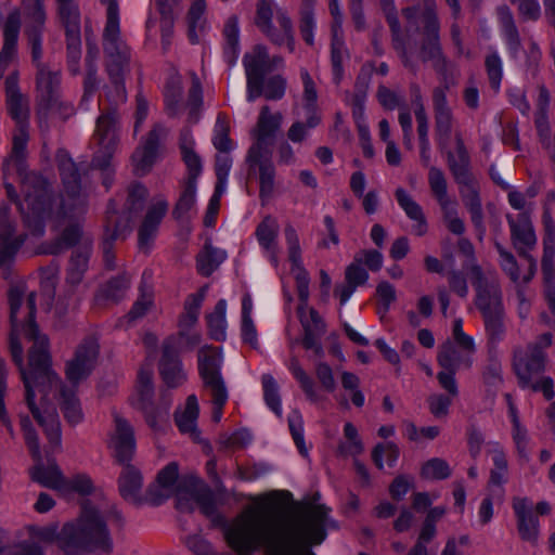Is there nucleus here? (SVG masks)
I'll list each match as a JSON object with an SVG mask.
<instances>
[{
  "mask_svg": "<svg viewBox=\"0 0 555 555\" xmlns=\"http://www.w3.org/2000/svg\"><path fill=\"white\" fill-rule=\"evenodd\" d=\"M66 59L69 74L73 76L80 75L81 33L66 35Z\"/></svg>",
  "mask_w": 555,
  "mask_h": 555,
  "instance_id": "nucleus-53",
  "label": "nucleus"
},
{
  "mask_svg": "<svg viewBox=\"0 0 555 555\" xmlns=\"http://www.w3.org/2000/svg\"><path fill=\"white\" fill-rule=\"evenodd\" d=\"M225 311L227 301L224 299H219L215 306L214 311L206 317L209 335L217 341H222L225 339Z\"/></svg>",
  "mask_w": 555,
  "mask_h": 555,
  "instance_id": "nucleus-48",
  "label": "nucleus"
},
{
  "mask_svg": "<svg viewBox=\"0 0 555 555\" xmlns=\"http://www.w3.org/2000/svg\"><path fill=\"white\" fill-rule=\"evenodd\" d=\"M437 361L442 369L437 374L439 385L452 397H457L459 388L455 374L461 367L469 369L472 366L473 356L453 343L446 341L439 349Z\"/></svg>",
  "mask_w": 555,
  "mask_h": 555,
  "instance_id": "nucleus-15",
  "label": "nucleus"
},
{
  "mask_svg": "<svg viewBox=\"0 0 555 555\" xmlns=\"http://www.w3.org/2000/svg\"><path fill=\"white\" fill-rule=\"evenodd\" d=\"M26 27L43 28L46 22L44 7L41 0H23Z\"/></svg>",
  "mask_w": 555,
  "mask_h": 555,
  "instance_id": "nucleus-60",
  "label": "nucleus"
},
{
  "mask_svg": "<svg viewBox=\"0 0 555 555\" xmlns=\"http://www.w3.org/2000/svg\"><path fill=\"white\" fill-rule=\"evenodd\" d=\"M179 476V466L176 462L167 464L156 477V483L151 485L145 494V501L153 506L164 503L173 492Z\"/></svg>",
  "mask_w": 555,
  "mask_h": 555,
  "instance_id": "nucleus-30",
  "label": "nucleus"
},
{
  "mask_svg": "<svg viewBox=\"0 0 555 555\" xmlns=\"http://www.w3.org/2000/svg\"><path fill=\"white\" fill-rule=\"evenodd\" d=\"M247 82V101L261 96V81L270 73V56L264 46L257 44L243 57Z\"/></svg>",
  "mask_w": 555,
  "mask_h": 555,
  "instance_id": "nucleus-21",
  "label": "nucleus"
},
{
  "mask_svg": "<svg viewBox=\"0 0 555 555\" xmlns=\"http://www.w3.org/2000/svg\"><path fill=\"white\" fill-rule=\"evenodd\" d=\"M399 206L404 210L405 215L415 223L412 227L413 233L417 236L426 234L428 225L422 207L412 198V196L402 188H398L395 192Z\"/></svg>",
  "mask_w": 555,
  "mask_h": 555,
  "instance_id": "nucleus-36",
  "label": "nucleus"
},
{
  "mask_svg": "<svg viewBox=\"0 0 555 555\" xmlns=\"http://www.w3.org/2000/svg\"><path fill=\"white\" fill-rule=\"evenodd\" d=\"M100 352V345L94 336H88L77 346L74 357L66 363V378L77 385L94 370Z\"/></svg>",
  "mask_w": 555,
  "mask_h": 555,
  "instance_id": "nucleus-19",
  "label": "nucleus"
},
{
  "mask_svg": "<svg viewBox=\"0 0 555 555\" xmlns=\"http://www.w3.org/2000/svg\"><path fill=\"white\" fill-rule=\"evenodd\" d=\"M56 4L65 34H80V11L76 0H56Z\"/></svg>",
  "mask_w": 555,
  "mask_h": 555,
  "instance_id": "nucleus-43",
  "label": "nucleus"
},
{
  "mask_svg": "<svg viewBox=\"0 0 555 555\" xmlns=\"http://www.w3.org/2000/svg\"><path fill=\"white\" fill-rule=\"evenodd\" d=\"M149 196L147 189L140 182H132L127 189V197L124 204L122 211L117 209L115 204L117 216L125 219H130V225L135 217H138L145 207V203ZM114 203L115 199H112ZM132 230V228L130 227Z\"/></svg>",
  "mask_w": 555,
  "mask_h": 555,
  "instance_id": "nucleus-35",
  "label": "nucleus"
},
{
  "mask_svg": "<svg viewBox=\"0 0 555 555\" xmlns=\"http://www.w3.org/2000/svg\"><path fill=\"white\" fill-rule=\"evenodd\" d=\"M29 141V126L15 127L12 135V150L3 163V173L15 172L24 183L26 176L35 172L26 171L27 144Z\"/></svg>",
  "mask_w": 555,
  "mask_h": 555,
  "instance_id": "nucleus-25",
  "label": "nucleus"
},
{
  "mask_svg": "<svg viewBox=\"0 0 555 555\" xmlns=\"http://www.w3.org/2000/svg\"><path fill=\"white\" fill-rule=\"evenodd\" d=\"M307 308L298 305L297 311L301 326L304 328L302 339H317L321 338L326 331V325L319 312L314 308H309V315H306Z\"/></svg>",
  "mask_w": 555,
  "mask_h": 555,
  "instance_id": "nucleus-42",
  "label": "nucleus"
},
{
  "mask_svg": "<svg viewBox=\"0 0 555 555\" xmlns=\"http://www.w3.org/2000/svg\"><path fill=\"white\" fill-rule=\"evenodd\" d=\"M168 210L166 199H158L151 205L138 231L139 249L147 253L157 234L158 227Z\"/></svg>",
  "mask_w": 555,
  "mask_h": 555,
  "instance_id": "nucleus-29",
  "label": "nucleus"
},
{
  "mask_svg": "<svg viewBox=\"0 0 555 555\" xmlns=\"http://www.w3.org/2000/svg\"><path fill=\"white\" fill-rule=\"evenodd\" d=\"M5 105L9 116L15 121V127L29 126V102L21 92L18 70H12L4 79Z\"/></svg>",
  "mask_w": 555,
  "mask_h": 555,
  "instance_id": "nucleus-23",
  "label": "nucleus"
},
{
  "mask_svg": "<svg viewBox=\"0 0 555 555\" xmlns=\"http://www.w3.org/2000/svg\"><path fill=\"white\" fill-rule=\"evenodd\" d=\"M455 143L456 155L451 151L447 153L448 166L455 182L461 185L460 194L469 212L482 208L481 199L476 181L469 170L470 159L461 134L455 135Z\"/></svg>",
  "mask_w": 555,
  "mask_h": 555,
  "instance_id": "nucleus-12",
  "label": "nucleus"
},
{
  "mask_svg": "<svg viewBox=\"0 0 555 555\" xmlns=\"http://www.w3.org/2000/svg\"><path fill=\"white\" fill-rule=\"evenodd\" d=\"M195 203L196 184L184 182L180 196L172 209V217L179 222L190 220Z\"/></svg>",
  "mask_w": 555,
  "mask_h": 555,
  "instance_id": "nucleus-44",
  "label": "nucleus"
},
{
  "mask_svg": "<svg viewBox=\"0 0 555 555\" xmlns=\"http://www.w3.org/2000/svg\"><path fill=\"white\" fill-rule=\"evenodd\" d=\"M130 286V278L127 274L117 275L104 284L96 295V298L117 302L121 300Z\"/></svg>",
  "mask_w": 555,
  "mask_h": 555,
  "instance_id": "nucleus-47",
  "label": "nucleus"
},
{
  "mask_svg": "<svg viewBox=\"0 0 555 555\" xmlns=\"http://www.w3.org/2000/svg\"><path fill=\"white\" fill-rule=\"evenodd\" d=\"M485 67L489 79L490 87L494 92H499L503 78V66L499 54L493 51L485 59Z\"/></svg>",
  "mask_w": 555,
  "mask_h": 555,
  "instance_id": "nucleus-63",
  "label": "nucleus"
},
{
  "mask_svg": "<svg viewBox=\"0 0 555 555\" xmlns=\"http://www.w3.org/2000/svg\"><path fill=\"white\" fill-rule=\"evenodd\" d=\"M103 50L107 57L106 73L109 83L104 87L105 96L115 108L127 100L125 73L128 69L130 53L120 36L103 38Z\"/></svg>",
  "mask_w": 555,
  "mask_h": 555,
  "instance_id": "nucleus-9",
  "label": "nucleus"
},
{
  "mask_svg": "<svg viewBox=\"0 0 555 555\" xmlns=\"http://www.w3.org/2000/svg\"><path fill=\"white\" fill-rule=\"evenodd\" d=\"M20 425L33 459L37 464L31 469V478L43 487L62 491L65 476L56 464L44 466L41 457L39 438L28 415H20Z\"/></svg>",
  "mask_w": 555,
  "mask_h": 555,
  "instance_id": "nucleus-13",
  "label": "nucleus"
},
{
  "mask_svg": "<svg viewBox=\"0 0 555 555\" xmlns=\"http://www.w3.org/2000/svg\"><path fill=\"white\" fill-rule=\"evenodd\" d=\"M206 10V3L205 0H196L191 5L189 13H188V37L191 43L195 44L198 43V34L197 29H203L204 22H203V15Z\"/></svg>",
  "mask_w": 555,
  "mask_h": 555,
  "instance_id": "nucleus-57",
  "label": "nucleus"
},
{
  "mask_svg": "<svg viewBox=\"0 0 555 555\" xmlns=\"http://www.w3.org/2000/svg\"><path fill=\"white\" fill-rule=\"evenodd\" d=\"M498 13L502 34L505 39L508 52L513 59H517L522 44L513 13L506 5L500 7Z\"/></svg>",
  "mask_w": 555,
  "mask_h": 555,
  "instance_id": "nucleus-38",
  "label": "nucleus"
},
{
  "mask_svg": "<svg viewBox=\"0 0 555 555\" xmlns=\"http://www.w3.org/2000/svg\"><path fill=\"white\" fill-rule=\"evenodd\" d=\"M546 354L540 351L538 347L517 348L514 351L513 367L521 388H531L533 391H542L546 400H552L555 396L553 390V379L543 376L535 378L544 372Z\"/></svg>",
  "mask_w": 555,
  "mask_h": 555,
  "instance_id": "nucleus-8",
  "label": "nucleus"
},
{
  "mask_svg": "<svg viewBox=\"0 0 555 555\" xmlns=\"http://www.w3.org/2000/svg\"><path fill=\"white\" fill-rule=\"evenodd\" d=\"M95 490L93 480L87 474L79 473L73 475L69 478L65 477L64 487L62 488V493H77L81 496H88L92 494Z\"/></svg>",
  "mask_w": 555,
  "mask_h": 555,
  "instance_id": "nucleus-54",
  "label": "nucleus"
},
{
  "mask_svg": "<svg viewBox=\"0 0 555 555\" xmlns=\"http://www.w3.org/2000/svg\"><path fill=\"white\" fill-rule=\"evenodd\" d=\"M222 354L218 347L204 346L198 350V373L205 389L210 392L212 421L220 422L229 395L221 374Z\"/></svg>",
  "mask_w": 555,
  "mask_h": 555,
  "instance_id": "nucleus-10",
  "label": "nucleus"
},
{
  "mask_svg": "<svg viewBox=\"0 0 555 555\" xmlns=\"http://www.w3.org/2000/svg\"><path fill=\"white\" fill-rule=\"evenodd\" d=\"M199 408L195 395H190L186 398L185 408L183 412H177L175 415L176 424L182 434H189L192 438L197 439L199 431L196 426Z\"/></svg>",
  "mask_w": 555,
  "mask_h": 555,
  "instance_id": "nucleus-40",
  "label": "nucleus"
},
{
  "mask_svg": "<svg viewBox=\"0 0 555 555\" xmlns=\"http://www.w3.org/2000/svg\"><path fill=\"white\" fill-rule=\"evenodd\" d=\"M100 2L106 5V23L103 38L120 36L119 5L117 0H100Z\"/></svg>",
  "mask_w": 555,
  "mask_h": 555,
  "instance_id": "nucleus-62",
  "label": "nucleus"
},
{
  "mask_svg": "<svg viewBox=\"0 0 555 555\" xmlns=\"http://www.w3.org/2000/svg\"><path fill=\"white\" fill-rule=\"evenodd\" d=\"M130 232V219L118 217L115 203L109 201L105 210L104 234L101 243L103 261L107 270L116 268L114 242L125 240Z\"/></svg>",
  "mask_w": 555,
  "mask_h": 555,
  "instance_id": "nucleus-18",
  "label": "nucleus"
},
{
  "mask_svg": "<svg viewBox=\"0 0 555 555\" xmlns=\"http://www.w3.org/2000/svg\"><path fill=\"white\" fill-rule=\"evenodd\" d=\"M428 183L433 195L440 206L446 228L452 234L462 236L465 233L466 227L464 220L459 216L456 202L448 195L447 180L442 170L437 167H430Z\"/></svg>",
  "mask_w": 555,
  "mask_h": 555,
  "instance_id": "nucleus-16",
  "label": "nucleus"
},
{
  "mask_svg": "<svg viewBox=\"0 0 555 555\" xmlns=\"http://www.w3.org/2000/svg\"><path fill=\"white\" fill-rule=\"evenodd\" d=\"M159 373L169 388H177L186 380L178 350L172 338L165 339L159 361Z\"/></svg>",
  "mask_w": 555,
  "mask_h": 555,
  "instance_id": "nucleus-27",
  "label": "nucleus"
},
{
  "mask_svg": "<svg viewBox=\"0 0 555 555\" xmlns=\"http://www.w3.org/2000/svg\"><path fill=\"white\" fill-rule=\"evenodd\" d=\"M227 258L225 251L214 247L206 242L204 248L196 256V268L201 275H211Z\"/></svg>",
  "mask_w": 555,
  "mask_h": 555,
  "instance_id": "nucleus-41",
  "label": "nucleus"
},
{
  "mask_svg": "<svg viewBox=\"0 0 555 555\" xmlns=\"http://www.w3.org/2000/svg\"><path fill=\"white\" fill-rule=\"evenodd\" d=\"M511 240L519 256H527L537 244V236L527 214H519L517 219L507 216Z\"/></svg>",
  "mask_w": 555,
  "mask_h": 555,
  "instance_id": "nucleus-31",
  "label": "nucleus"
},
{
  "mask_svg": "<svg viewBox=\"0 0 555 555\" xmlns=\"http://www.w3.org/2000/svg\"><path fill=\"white\" fill-rule=\"evenodd\" d=\"M143 478L138 468L131 464L124 465L118 478L120 495L129 502L139 503Z\"/></svg>",
  "mask_w": 555,
  "mask_h": 555,
  "instance_id": "nucleus-37",
  "label": "nucleus"
},
{
  "mask_svg": "<svg viewBox=\"0 0 555 555\" xmlns=\"http://www.w3.org/2000/svg\"><path fill=\"white\" fill-rule=\"evenodd\" d=\"M205 289L203 287L198 293L191 294L184 304V313L179 320V327L182 330H190L198 320L199 310L205 297Z\"/></svg>",
  "mask_w": 555,
  "mask_h": 555,
  "instance_id": "nucleus-49",
  "label": "nucleus"
},
{
  "mask_svg": "<svg viewBox=\"0 0 555 555\" xmlns=\"http://www.w3.org/2000/svg\"><path fill=\"white\" fill-rule=\"evenodd\" d=\"M183 87L179 76H172L164 91L165 109L169 117H177L181 111Z\"/></svg>",
  "mask_w": 555,
  "mask_h": 555,
  "instance_id": "nucleus-45",
  "label": "nucleus"
},
{
  "mask_svg": "<svg viewBox=\"0 0 555 555\" xmlns=\"http://www.w3.org/2000/svg\"><path fill=\"white\" fill-rule=\"evenodd\" d=\"M21 29V16L17 11L11 12L3 25V44L0 51V78L4 77L17 57V39Z\"/></svg>",
  "mask_w": 555,
  "mask_h": 555,
  "instance_id": "nucleus-28",
  "label": "nucleus"
},
{
  "mask_svg": "<svg viewBox=\"0 0 555 555\" xmlns=\"http://www.w3.org/2000/svg\"><path fill=\"white\" fill-rule=\"evenodd\" d=\"M447 89V87H436L433 90L435 137L440 150L448 146L453 126V113L448 104Z\"/></svg>",
  "mask_w": 555,
  "mask_h": 555,
  "instance_id": "nucleus-22",
  "label": "nucleus"
},
{
  "mask_svg": "<svg viewBox=\"0 0 555 555\" xmlns=\"http://www.w3.org/2000/svg\"><path fill=\"white\" fill-rule=\"evenodd\" d=\"M118 114L116 108H109L101 114L96 120L94 140L99 146L91 165L101 170H106L118 145Z\"/></svg>",
  "mask_w": 555,
  "mask_h": 555,
  "instance_id": "nucleus-14",
  "label": "nucleus"
},
{
  "mask_svg": "<svg viewBox=\"0 0 555 555\" xmlns=\"http://www.w3.org/2000/svg\"><path fill=\"white\" fill-rule=\"evenodd\" d=\"M194 500L199 506L201 513L215 525H220L224 521L223 517L218 513L216 495L210 489L197 491L194 494Z\"/></svg>",
  "mask_w": 555,
  "mask_h": 555,
  "instance_id": "nucleus-51",
  "label": "nucleus"
},
{
  "mask_svg": "<svg viewBox=\"0 0 555 555\" xmlns=\"http://www.w3.org/2000/svg\"><path fill=\"white\" fill-rule=\"evenodd\" d=\"M281 121L280 113L271 114L269 106L261 108L256 127V141L248 149L246 162H258L260 157L271 155L270 146Z\"/></svg>",
  "mask_w": 555,
  "mask_h": 555,
  "instance_id": "nucleus-20",
  "label": "nucleus"
},
{
  "mask_svg": "<svg viewBox=\"0 0 555 555\" xmlns=\"http://www.w3.org/2000/svg\"><path fill=\"white\" fill-rule=\"evenodd\" d=\"M279 230L280 227L276 219L268 215L261 220L255 231V235L259 245L269 255L271 262L275 267L278 266Z\"/></svg>",
  "mask_w": 555,
  "mask_h": 555,
  "instance_id": "nucleus-33",
  "label": "nucleus"
},
{
  "mask_svg": "<svg viewBox=\"0 0 555 555\" xmlns=\"http://www.w3.org/2000/svg\"><path fill=\"white\" fill-rule=\"evenodd\" d=\"M286 79L281 75H274L267 80L263 78L261 81V96L263 95L269 101L281 100L285 95Z\"/></svg>",
  "mask_w": 555,
  "mask_h": 555,
  "instance_id": "nucleus-61",
  "label": "nucleus"
},
{
  "mask_svg": "<svg viewBox=\"0 0 555 555\" xmlns=\"http://www.w3.org/2000/svg\"><path fill=\"white\" fill-rule=\"evenodd\" d=\"M263 399L267 405L278 415H282L281 397L279 386L270 374L262 375Z\"/></svg>",
  "mask_w": 555,
  "mask_h": 555,
  "instance_id": "nucleus-58",
  "label": "nucleus"
},
{
  "mask_svg": "<svg viewBox=\"0 0 555 555\" xmlns=\"http://www.w3.org/2000/svg\"><path fill=\"white\" fill-rule=\"evenodd\" d=\"M90 250L88 248H78L73 251L67 271V280L73 283H79L82 274L88 268Z\"/></svg>",
  "mask_w": 555,
  "mask_h": 555,
  "instance_id": "nucleus-55",
  "label": "nucleus"
},
{
  "mask_svg": "<svg viewBox=\"0 0 555 555\" xmlns=\"http://www.w3.org/2000/svg\"><path fill=\"white\" fill-rule=\"evenodd\" d=\"M186 105L189 107V120L197 122L198 112L203 105V90L199 78L195 73H192V86L189 90Z\"/></svg>",
  "mask_w": 555,
  "mask_h": 555,
  "instance_id": "nucleus-59",
  "label": "nucleus"
},
{
  "mask_svg": "<svg viewBox=\"0 0 555 555\" xmlns=\"http://www.w3.org/2000/svg\"><path fill=\"white\" fill-rule=\"evenodd\" d=\"M304 120H296L287 130V138L294 143H301L308 137V131L322 122V114L318 104L302 103Z\"/></svg>",
  "mask_w": 555,
  "mask_h": 555,
  "instance_id": "nucleus-34",
  "label": "nucleus"
},
{
  "mask_svg": "<svg viewBox=\"0 0 555 555\" xmlns=\"http://www.w3.org/2000/svg\"><path fill=\"white\" fill-rule=\"evenodd\" d=\"M238 20L236 16H231L227 21L223 29L225 37V46L223 48V56L225 62L232 66L235 64L240 48H238Z\"/></svg>",
  "mask_w": 555,
  "mask_h": 555,
  "instance_id": "nucleus-46",
  "label": "nucleus"
},
{
  "mask_svg": "<svg viewBox=\"0 0 555 555\" xmlns=\"http://www.w3.org/2000/svg\"><path fill=\"white\" fill-rule=\"evenodd\" d=\"M273 491L257 507L248 508L224 526V539L236 555H253L263 547L267 555H314L328 528L337 524L324 504L286 506Z\"/></svg>",
  "mask_w": 555,
  "mask_h": 555,
  "instance_id": "nucleus-1",
  "label": "nucleus"
},
{
  "mask_svg": "<svg viewBox=\"0 0 555 555\" xmlns=\"http://www.w3.org/2000/svg\"><path fill=\"white\" fill-rule=\"evenodd\" d=\"M138 392L140 396V405L144 412L145 421L153 429L157 427L158 420L165 417L168 412L169 402L163 410L154 409L151 402L153 397V383L151 371L141 370L138 375Z\"/></svg>",
  "mask_w": 555,
  "mask_h": 555,
  "instance_id": "nucleus-32",
  "label": "nucleus"
},
{
  "mask_svg": "<svg viewBox=\"0 0 555 555\" xmlns=\"http://www.w3.org/2000/svg\"><path fill=\"white\" fill-rule=\"evenodd\" d=\"M107 520L118 525L124 524L121 513L112 505L102 513L90 500L82 501L79 515L63 525L65 546H69V554L78 555L80 552H95L111 554L114 541L107 527Z\"/></svg>",
  "mask_w": 555,
  "mask_h": 555,
  "instance_id": "nucleus-6",
  "label": "nucleus"
},
{
  "mask_svg": "<svg viewBox=\"0 0 555 555\" xmlns=\"http://www.w3.org/2000/svg\"><path fill=\"white\" fill-rule=\"evenodd\" d=\"M314 4L315 0H302L300 7V21L299 30L302 39L308 46L314 44L313 30L315 28L314 20Z\"/></svg>",
  "mask_w": 555,
  "mask_h": 555,
  "instance_id": "nucleus-50",
  "label": "nucleus"
},
{
  "mask_svg": "<svg viewBox=\"0 0 555 555\" xmlns=\"http://www.w3.org/2000/svg\"><path fill=\"white\" fill-rule=\"evenodd\" d=\"M61 70L50 64L36 67V102L39 118H47L50 112H61L65 116L73 113L69 103L61 101Z\"/></svg>",
  "mask_w": 555,
  "mask_h": 555,
  "instance_id": "nucleus-11",
  "label": "nucleus"
},
{
  "mask_svg": "<svg viewBox=\"0 0 555 555\" xmlns=\"http://www.w3.org/2000/svg\"><path fill=\"white\" fill-rule=\"evenodd\" d=\"M469 278L476 292L475 306L481 312L487 335L491 341H499L505 333L503 294L499 274L494 269L483 270L481 266L469 268Z\"/></svg>",
  "mask_w": 555,
  "mask_h": 555,
  "instance_id": "nucleus-7",
  "label": "nucleus"
},
{
  "mask_svg": "<svg viewBox=\"0 0 555 555\" xmlns=\"http://www.w3.org/2000/svg\"><path fill=\"white\" fill-rule=\"evenodd\" d=\"M56 162L63 192L53 197L48 181L41 175H28L23 183L25 201L21 204L23 220L33 234L42 235L44 221H50L51 230L55 233L47 249L50 255H59L79 243L88 208L78 166L63 150L57 152Z\"/></svg>",
  "mask_w": 555,
  "mask_h": 555,
  "instance_id": "nucleus-2",
  "label": "nucleus"
},
{
  "mask_svg": "<svg viewBox=\"0 0 555 555\" xmlns=\"http://www.w3.org/2000/svg\"><path fill=\"white\" fill-rule=\"evenodd\" d=\"M115 433L112 436L114 457L120 465L130 464L135 452V439L132 426L118 414L114 415Z\"/></svg>",
  "mask_w": 555,
  "mask_h": 555,
  "instance_id": "nucleus-26",
  "label": "nucleus"
},
{
  "mask_svg": "<svg viewBox=\"0 0 555 555\" xmlns=\"http://www.w3.org/2000/svg\"><path fill=\"white\" fill-rule=\"evenodd\" d=\"M25 295V286L12 285L8 292L10 305V352L13 362L18 366L23 384L27 387V399L33 404L31 385L43 378L49 385L56 382V373L52 369L49 339L40 334L35 322L36 294L27 296L26 321L21 323L18 311Z\"/></svg>",
  "mask_w": 555,
  "mask_h": 555,
  "instance_id": "nucleus-3",
  "label": "nucleus"
},
{
  "mask_svg": "<svg viewBox=\"0 0 555 555\" xmlns=\"http://www.w3.org/2000/svg\"><path fill=\"white\" fill-rule=\"evenodd\" d=\"M288 370L294 378L299 383L300 388L310 401H317L318 395L315 391L312 378L306 373L296 357H292L288 363Z\"/></svg>",
  "mask_w": 555,
  "mask_h": 555,
  "instance_id": "nucleus-56",
  "label": "nucleus"
},
{
  "mask_svg": "<svg viewBox=\"0 0 555 555\" xmlns=\"http://www.w3.org/2000/svg\"><path fill=\"white\" fill-rule=\"evenodd\" d=\"M250 169L259 168V197L262 204L272 197L275 186V167L270 155L259 158L258 162H246Z\"/></svg>",
  "mask_w": 555,
  "mask_h": 555,
  "instance_id": "nucleus-39",
  "label": "nucleus"
},
{
  "mask_svg": "<svg viewBox=\"0 0 555 555\" xmlns=\"http://www.w3.org/2000/svg\"><path fill=\"white\" fill-rule=\"evenodd\" d=\"M167 135V129L156 124L147 133L142 144L132 154L134 172L138 176L147 173L154 165L160 140Z\"/></svg>",
  "mask_w": 555,
  "mask_h": 555,
  "instance_id": "nucleus-24",
  "label": "nucleus"
},
{
  "mask_svg": "<svg viewBox=\"0 0 555 555\" xmlns=\"http://www.w3.org/2000/svg\"><path fill=\"white\" fill-rule=\"evenodd\" d=\"M25 388V402L34 420L42 428L49 447L52 450L60 449L62 443V429L59 414L54 406L49 403V396H59V405L65 421L75 426L82 422L83 412L80 401L73 389L63 385L56 374V382L49 385L43 378H39L31 385L33 404L27 399V387Z\"/></svg>",
  "mask_w": 555,
  "mask_h": 555,
  "instance_id": "nucleus-5",
  "label": "nucleus"
},
{
  "mask_svg": "<svg viewBox=\"0 0 555 555\" xmlns=\"http://www.w3.org/2000/svg\"><path fill=\"white\" fill-rule=\"evenodd\" d=\"M273 11L266 0L257 2V11L255 17L256 26L268 37V39L276 46L287 44L289 52L295 49V38L293 31V23L285 12H278L276 21L280 25L278 30L272 24Z\"/></svg>",
  "mask_w": 555,
  "mask_h": 555,
  "instance_id": "nucleus-17",
  "label": "nucleus"
},
{
  "mask_svg": "<svg viewBox=\"0 0 555 555\" xmlns=\"http://www.w3.org/2000/svg\"><path fill=\"white\" fill-rule=\"evenodd\" d=\"M421 474L426 479L442 480L451 476V468L443 459L434 457L423 465Z\"/></svg>",
  "mask_w": 555,
  "mask_h": 555,
  "instance_id": "nucleus-64",
  "label": "nucleus"
},
{
  "mask_svg": "<svg viewBox=\"0 0 555 555\" xmlns=\"http://www.w3.org/2000/svg\"><path fill=\"white\" fill-rule=\"evenodd\" d=\"M14 229L8 225L0 230V267L10 263L23 244V240L13 238Z\"/></svg>",
  "mask_w": 555,
  "mask_h": 555,
  "instance_id": "nucleus-52",
  "label": "nucleus"
},
{
  "mask_svg": "<svg viewBox=\"0 0 555 555\" xmlns=\"http://www.w3.org/2000/svg\"><path fill=\"white\" fill-rule=\"evenodd\" d=\"M386 22L390 29L391 44L399 55L402 64L415 72L417 64L414 61L415 42L412 41V29L421 34L420 59L423 62H433L434 68L442 73L447 70L448 60L442 51L440 38V21L437 14V4L435 0H424V10L421 13V24L417 25L420 15V5H411L401 10L402 16L406 21L405 34H403L398 17L395 0H379Z\"/></svg>",
  "mask_w": 555,
  "mask_h": 555,
  "instance_id": "nucleus-4",
  "label": "nucleus"
}]
</instances>
